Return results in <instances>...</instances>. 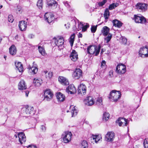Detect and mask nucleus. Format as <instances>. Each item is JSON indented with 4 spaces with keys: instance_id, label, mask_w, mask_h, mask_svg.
<instances>
[{
    "instance_id": "nucleus-30",
    "label": "nucleus",
    "mask_w": 148,
    "mask_h": 148,
    "mask_svg": "<svg viewBox=\"0 0 148 148\" xmlns=\"http://www.w3.org/2000/svg\"><path fill=\"white\" fill-rule=\"evenodd\" d=\"M29 69L30 71H32L33 74H36L38 71V69L37 67L36 66H33L32 67H30Z\"/></svg>"
},
{
    "instance_id": "nucleus-8",
    "label": "nucleus",
    "mask_w": 148,
    "mask_h": 148,
    "mask_svg": "<svg viewBox=\"0 0 148 148\" xmlns=\"http://www.w3.org/2000/svg\"><path fill=\"white\" fill-rule=\"evenodd\" d=\"M72 134L71 132H66L62 134V137L64 142L65 143H69L71 141Z\"/></svg>"
},
{
    "instance_id": "nucleus-41",
    "label": "nucleus",
    "mask_w": 148,
    "mask_h": 148,
    "mask_svg": "<svg viewBox=\"0 0 148 148\" xmlns=\"http://www.w3.org/2000/svg\"><path fill=\"white\" fill-rule=\"evenodd\" d=\"M81 145L82 148H87L88 147V143L86 141L84 140L81 143Z\"/></svg>"
},
{
    "instance_id": "nucleus-26",
    "label": "nucleus",
    "mask_w": 148,
    "mask_h": 148,
    "mask_svg": "<svg viewBox=\"0 0 148 148\" xmlns=\"http://www.w3.org/2000/svg\"><path fill=\"white\" fill-rule=\"evenodd\" d=\"M109 28L107 26L104 27L101 30V32L103 35L106 36L108 34Z\"/></svg>"
},
{
    "instance_id": "nucleus-18",
    "label": "nucleus",
    "mask_w": 148,
    "mask_h": 148,
    "mask_svg": "<svg viewBox=\"0 0 148 148\" xmlns=\"http://www.w3.org/2000/svg\"><path fill=\"white\" fill-rule=\"evenodd\" d=\"M18 26L21 31H25L26 30L27 27V22L25 23V21H20L19 23Z\"/></svg>"
},
{
    "instance_id": "nucleus-24",
    "label": "nucleus",
    "mask_w": 148,
    "mask_h": 148,
    "mask_svg": "<svg viewBox=\"0 0 148 148\" xmlns=\"http://www.w3.org/2000/svg\"><path fill=\"white\" fill-rule=\"evenodd\" d=\"M15 65L16 67L17 68V69L19 72H21L23 71V66L21 62H15Z\"/></svg>"
},
{
    "instance_id": "nucleus-34",
    "label": "nucleus",
    "mask_w": 148,
    "mask_h": 148,
    "mask_svg": "<svg viewBox=\"0 0 148 148\" xmlns=\"http://www.w3.org/2000/svg\"><path fill=\"white\" fill-rule=\"evenodd\" d=\"M119 5V3H113L110 4L108 7V9L110 10H111L114 9L115 8L117 7Z\"/></svg>"
},
{
    "instance_id": "nucleus-47",
    "label": "nucleus",
    "mask_w": 148,
    "mask_h": 148,
    "mask_svg": "<svg viewBox=\"0 0 148 148\" xmlns=\"http://www.w3.org/2000/svg\"><path fill=\"white\" fill-rule=\"evenodd\" d=\"M97 29V27L95 26H92L91 28V31L92 33H94Z\"/></svg>"
},
{
    "instance_id": "nucleus-29",
    "label": "nucleus",
    "mask_w": 148,
    "mask_h": 148,
    "mask_svg": "<svg viewBox=\"0 0 148 148\" xmlns=\"http://www.w3.org/2000/svg\"><path fill=\"white\" fill-rule=\"evenodd\" d=\"M72 110L71 111L72 117H73L75 116L77 114V110L75 108V106H71V108H72Z\"/></svg>"
},
{
    "instance_id": "nucleus-56",
    "label": "nucleus",
    "mask_w": 148,
    "mask_h": 148,
    "mask_svg": "<svg viewBox=\"0 0 148 148\" xmlns=\"http://www.w3.org/2000/svg\"><path fill=\"white\" fill-rule=\"evenodd\" d=\"M106 64V62L105 61H103L101 63V66H104Z\"/></svg>"
},
{
    "instance_id": "nucleus-44",
    "label": "nucleus",
    "mask_w": 148,
    "mask_h": 148,
    "mask_svg": "<svg viewBox=\"0 0 148 148\" xmlns=\"http://www.w3.org/2000/svg\"><path fill=\"white\" fill-rule=\"evenodd\" d=\"M143 144L144 148H148V138L145 139Z\"/></svg>"
},
{
    "instance_id": "nucleus-13",
    "label": "nucleus",
    "mask_w": 148,
    "mask_h": 148,
    "mask_svg": "<svg viewBox=\"0 0 148 148\" xmlns=\"http://www.w3.org/2000/svg\"><path fill=\"white\" fill-rule=\"evenodd\" d=\"M18 136L19 138V141L21 144L25 142L26 138L24 133L22 132L19 133L18 134Z\"/></svg>"
},
{
    "instance_id": "nucleus-49",
    "label": "nucleus",
    "mask_w": 148,
    "mask_h": 148,
    "mask_svg": "<svg viewBox=\"0 0 148 148\" xmlns=\"http://www.w3.org/2000/svg\"><path fill=\"white\" fill-rule=\"evenodd\" d=\"M9 21L10 22L12 23L13 22L14 19L12 18V16L11 15H9L8 18Z\"/></svg>"
},
{
    "instance_id": "nucleus-32",
    "label": "nucleus",
    "mask_w": 148,
    "mask_h": 148,
    "mask_svg": "<svg viewBox=\"0 0 148 148\" xmlns=\"http://www.w3.org/2000/svg\"><path fill=\"white\" fill-rule=\"evenodd\" d=\"M75 33H73L72 35L70 38L69 42L70 43L71 45V46H72L75 40Z\"/></svg>"
},
{
    "instance_id": "nucleus-7",
    "label": "nucleus",
    "mask_w": 148,
    "mask_h": 148,
    "mask_svg": "<svg viewBox=\"0 0 148 148\" xmlns=\"http://www.w3.org/2000/svg\"><path fill=\"white\" fill-rule=\"evenodd\" d=\"M148 5L147 4L138 3L136 5V9L138 11L142 12H145L147 10Z\"/></svg>"
},
{
    "instance_id": "nucleus-9",
    "label": "nucleus",
    "mask_w": 148,
    "mask_h": 148,
    "mask_svg": "<svg viewBox=\"0 0 148 148\" xmlns=\"http://www.w3.org/2000/svg\"><path fill=\"white\" fill-rule=\"evenodd\" d=\"M53 94L50 89H47L45 91L44 99L47 101H49L52 98Z\"/></svg>"
},
{
    "instance_id": "nucleus-51",
    "label": "nucleus",
    "mask_w": 148,
    "mask_h": 148,
    "mask_svg": "<svg viewBox=\"0 0 148 148\" xmlns=\"http://www.w3.org/2000/svg\"><path fill=\"white\" fill-rule=\"evenodd\" d=\"M40 128L42 131L44 132H45L46 130V127L45 125H41Z\"/></svg>"
},
{
    "instance_id": "nucleus-59",
    "label": "nucleus",
    "mask_w": 148,
    "mask_h": 148,
    "mask_svg": "<svg viewBox=\"0 0 148 148\" xmlns=\"http://www.w3.org/2000/svg\"><path fill=\"white\" fill-rule=\"evenodd\" d=\"M66 25H67V26H68V27L69 28V24L68 23H67V24H65L64 25V26H66Z\"/></svg>"
},
{
    "instance_id": "nucleus-55",
    "label": "nucleus",
    "mask_w": 148,
    "mask_h": 148,
    "mask_svg": "<svg viewBox=\"0 0 148 148\" xmlns=\"http://www.w3.org/2000/svg\"><path fill=\"white\" fill-rule=\"evenodd\" d=\"M82 34L81 32L79 33L78 35V38H82Z\"/></svg>"
},
{
    "instance_id": "nucleus-57",
    "label": "nucleus",
    "mask_w": 148,
    "mask_h": 148,
    "mask_svg": "<svg viewBox=\"0 0 148 148\" xmlns=\"http://www.w3.org/2000/svg\"><path fill=\"white\" fill-rule=\"evenodd\" d=\"M34 36L32 34H29L28 36L29 38H32Z\"/></svg>"
},
{
    "instance_id": "nucleus-40",
    "label": "nucleus",
    "mask_w": 148,
    "mask_h": 148,
    "mask_svg": "<svg viewBox=\"0 0 148 148\" xmlns=\"http://www.w3.org/2000/svg\"><path fill=\"white\" fill-rule=\"evenodd\" d=\"M141 16H139L136 15H134V19L135 22L137 23H139V21L141 19Z\"/></svg>"
},
{
    "instance_id": "nucleus-39",
    "label": "nucleus",
    "mask_w": 148,
    "mask_h": 148,
    "mask_svg": "<svg viewBox=\"0 0 148 148\" xmlns=\"http://www.w3.org/2000/svg\"><path fill=\"white\" fill-rule=\"evenodd\" d=\"M43 0H38L37 4V5L39 9H42V8L43 5Z\"/></svg>"
},
{
    "instance_id": "nucleus-35",
    "label": "nucleus",
    "mask_w": 148,
    "mask_h": 148,
    "mask_svg": "<svg viewBox=\"0 0 148 148\" xmlns=\"http://www.w3.org/2000/svg\"><path fill=\"white\" fill-rule=\"evenodd\" d=\"M109 117L110 115L108 113L105 112L104 113L103 116V121H106L108 120Z\"/></svg>"
},
{
    "instance_id": "nucleus-45",
    "label": "nucleus",
    "mask_w": 148,
    "mask_h": 148,
    "mask_svg": "<svg viewBox=\"0 0 148 148\" xmlns=\"http://www.w3.org/2000/svg\"><path fill=\"white\" fill-rule=\"evenodd\" d=\"M146 22V20L145 18L143 16H141V19L139 21V23H145Z\"/></svg>"
},
{
    "instance_id": "nucleus-28",
    "label": "nucleus",
    "mask_w": 148,
    "mask_h": 148,
    "mask_svg": "<svg viewBox=\"0 0 148 148\" xmlns=\"http://www.w3.org/2000/svg\"><path fill=\"white\" fill-rule=\"evenodd\" d=\"M91 140L92 139L93 140H95V142L96 143H97L98 141L100 140L101 139V135H92V136L91 137Z\"/></svg>"
},
{
    "instance_id": "nucleus-22",
    "label": "nucleus",
    "mask_w": 148,
    "mask_h": 148,
    "mask_svg": "<svg viewBox=\"0 0 148 148\" xmlns=\"http://www.w3.org/2000/svg\"><path fill=\"white\" fill-rule=\"evenodd\" d=\"M42 80L40 78H36L34 79L33 83L35 86H39L42 83Z\"/></svg>"
},
{
    "instance_id": "nucleus-62",
    "label": "nucleus",
    "mask_w": 148,
    "mask_h": 148,
    "mask_svg": "<svg viewBox=\"0 0 148 148\" xmlns=\"http://www.w3.org/2000/svg\"><path fill=\"white\" fill-rule=\"evenodd\" d=\"M2 5H0V8H2Z\"/></svg>"
},
{
    "instance_id": "nucleus-43",
    "label": "nucleus",
    "mask_w": 148,
    "mask_h": 148,
    "mask_svg": "<svg viewBox=\"0 0 148 148\" xmlns=\"http://www.w3.org/2000/svg\"><path fill=\"white\" fill-rule=\"evenodd\" d=\"M44 73L45 74H46V78H50L52 77V72H49L47 74V71H44Z\"/></svg>"
},
{
    "instance_id": "nucleus-36",
    "label": "nucleus",
    "mask_w": 148,
    "mask_h": 148,
    "mask_svg": "<svg viewBox=\"0 0 148 148\" xmlns=\"http://www.w3.org/2000/svg\"><path fill=\"white\" fill-rule=\"evenodd\" d=\"M96 104L99 106L102 105V99L101 97L98 98L96 101Z\"/></svg>"
},
{
    "instance_id": "nucleus-42",
    "label": "nucleus",
    "mask_w": 148,
    "mask_h": 148,
    "mask_svg": "<svg viewBox=\"0 0 148 148\" xmlns=\"http://www.w3.org/2000/svg\"><path fill=\"white\" fill-rule=\"evenodd\" d=\"M112 34H109L108 36L105 38V40L106 42L108 43L109 42L112 38Z\"/></svg>"
},
{
    "instance_id": "nucleus-64",
    "label": "nucleus",
    "mask_w": 148,
    "mask_h": 148,
    "mask_svg": "<svg viewBox=\"0 0 148 148\" xmlns=\"http://www.w3.org/2000/svg\"><path fill=\"white\" fill-rule=\"evenodd\" d=\"M102 53H103V51H101V53L102 54Z\"/></svg>"
},
{
    "instance_id": "nucleus-60",
    "label": "nucleus",
    "mask_w": 148,
    "mask_h": 148,
    "mask_svg": "<svg viewBox=\"0 0 148 148\" xmlns=\"http://www.w3.org/2000/svg\"><path fill=\"white\" fill-rule=\"evenodd\" d=\"M2 40V38L1 37H0V43L1 42Z\"/></svg>"
},
{
    "instance_id": "nucleus-58",
    "label": "nucleus",
    "mask_w": 148,
    "mask_h": 148,
    "mask_svg": "<svg viewBox=\"0 0 148 148\" xmlns=\"http://www.w3.org/2000/svg\"><path fill=\"white\" fill-rule=\"evenodd\" d=\"M29 93V92L28 91L25 92V94L26 96L27 97L28 96Z\"/></svg>"
},
{
    "instance_id": "nucleus-63",
    "label": "nucleus",
    "mask_w": 148,
    "mask_h": 148,
    "mask_svg": "<svg viewBox=\"0 0 148 148\" xmlns=\"http://www.w3.org/2000/svg\"><path fill=\"white\" fill-rule=\"evenodd\" d=\"M15 137L16 138H17V136L16 135H15Z\"/></svg>"
},
{
    "instance_id": "nucleus-10",
    "label": "nucleus",
    "mask_w": 148,
    "mask_h": 148,
    "mask_svg": "<svg viewBox=\"0 0 148 148\" xmlns=\"http://www.w3.org/2000/svg\"><path fill=\"white\" fill-rule=\"evenodd\" d=\"M45 19L48 23H51L54 19V16L51 13L47 12L44 15Z\"/></svg>"
},
{
    "instance_id": "nucleus-61",
    "label": "nucleus",
    "mask_w": 148,
    "mask_h": 148,
    "mask_svg": "<svg viewBox=\"0 0 148 148\" xmlns=\"http://www.w3.org/2000/svg\"><path fill=\"white\" fill-rule=\"evenodd\" d=\"M17 38H18V35H16V36H15V38L16 39Z\"/></svg>"
},
{
    "instance_id": "nucleus-3",
    "label": "nucleus",
    "mask_w": 148,
    "mask_h": 148,
    "mask_svg": "<svg viewBox=\"0 0 148 148\" xmlns=\"http://www.w3.org/2000/svg\"><path fill=\"white\" fill-rule=\"evenodd\" d=\"M22 112L23 115L26 117L32 116L34 114V108L32 107L28 106L27 108H23V109Z\"/></svg>"
},
{
    "instance_id": "nucleus-31",
    "label": "nucleus",
    "mask_w": 148,
    "mask_h": 148,
    "mask_svg": "<svg viewBox=\"0 0 148 148\" xmlns=\"http://www.w3.org/2000/svg\"><path fill=\"white\" fill-rule=\"evenodd\" d=\"M109 9L108 8L106 9L104 12L103 16L106 20H107L108 18L110 15Z\"/></svg>"
},
{
    "instance_id": "nucleus-27",
    "label": "nucleus",
    "mask_w": 148,
    "mask_h": 148,
    "mask_svg": "<svg viewBox=\"0 0 148 148\" xmlns=\"http://www.w3.org/2000/svg\"><path fill=\"white\" fill-rule=\"evenodd\" d=\"M112 23L114 26L120 27L122 25V23L120 21L117 20H113Z\"/></svg>"
},
{
    "instance_id": "nucleus-11",
    "label": "nucleus",
    "mask_w": 148,
    "mask_h": 148,
    "mask_svg": "<svg viewBox=\"0 0 148 148\" xmlns=\"http://www.w3.org/2000/svg\"><path fill=\"white\" fill-rule=\"evenodd\" d=\"M82 71L79 69H77L74 72L73 76L75 79H78L82 76Z\"/></svg>"
},
{
    "instance_id": "nucleus-12",
    "label": "nucleus",
    "mask_w": 148,
    "mask_h": 148,
    "mask_svg": "<svg viewBox=\"0 0 148 148\" xmlns=\"http://www.w3.org/2000/svg\"><path fill=\"white\" fill-rule=\"evenodd\" d=\"M64 38L63 37H60L56 40L55 43L56 45H57L59 49H62V46L64 44Z\"/></svg>"
},
{
    "instance_id": "nucleus-54",
    "label": "nucleus",
    "mask_w": 148,
    "mask_h": 148,
    "mask_svg": "<svg viewBox=\"0 0 148 148\" xmlns=\"http://www.w3.org/2000/svg\"><path fill=\"white\" fill-rule=\"evenodd\" d=\"M27 148H37V147L34 145H29L27 147Z\"/></svg>"
},
{
    "instance_id": "nucleus-37",
    "label": "nucleus",
    "mask_w": 148,
    "mask_h": 148,
    "mask_svg": "<svg viewBox=\"0 0 148 148\" xmlns=\"http://www.w3.org/2000/svg\"><path fill=\"white\" fill-rule=\"evenodd\" d=\"M50 1L47 2V5L49 6H52L53 5L55 6L57 2L54 0H49Z\"/></svg>"
},
{
    "instance_id": "nucleus-15",
    "label": "nucleus",
    "mask_w": 148,
    "mask_h": 148,
    "mask_svg": "<svg viewBox=\"0 0 148 148\" xmlns=\"http://www.w3.org/2000/svg\"><path fill=\"white\" fill-rule=\"evenodd\" d=\"M114 134L112 132H108L105 136V139L108 141H112L114 138Z\"/></svg>"
},
{
    "instance_id": "nucleus-46",
    "label": "nucleus",
    "mask_w": 148,
    "mask_h": 148,
    "mask_svg": "<svg viewBox=\"0 0 148 148\" xmlns=\"http://www.w3.org/2000/svg\"><path fill=\"white\" fill-rule=\"evenodd\" d=\"M106 2V0H103L102 1L99 2L98 3V4L99 6H102L105 4Z\"/></svg>"
},
{
    "instance_id": "nucleus-25",
    "label": "nucleus",
    "mask_w": 148,
    "mask_h": 148,
    "mask_svg": "<svg viewBox=\"0 0 148 148\" xmlns=\"http://www.w3.org/2000/svg\"><path fill=\"white\" fill-rule=\"evenodd\" d=\"M86 104L88 106H91L94 103L92 98L91 97H88L86 100Z\"/></svg>"
},
{
    "instance_id": "nucleus-48",
    "label": "nucleus",
    "mask_w": 148,
    "mask_h": 148,
    "mask_svg": "<svg viewBox=\"0 0 148 148\" xmlns=\"http://www.w3.org/2000/svg\"><path fill=\"white\" fill-rule=\"evenodd\" d=\"M121 38H122V41H121L122 43L124 45H126L127 42V39L123 37H121Z\"/></svg>"
},
{
    "instance_id": "nucleus-23",
    "label": "nucleus",
    "mask_w": 148,
    "mask_h": 148,
    "mask_svg": "<svg viewBox=\"0 0 148 148\" xmlns=\"http://www.w3.org/2000/svg\"><path fill=\"white\" fill-rule=\"evenodd\" d=\"M16 49L15 46L14 45H12L9 48V52L12 55H14L16 53Z\"/></svg>"
},
{
    "instance_id": "nucleus-20",
    "label": "nucleus",
    "mask_w": 148,
    "mask_h": 148,
    "mask_svg": "<svg viewBox=\"0 0 148 148\" xmlns=\"http://www.w3.org/2000/svg\"><path fill=\"white\" fill-rule=\"evenodd\" d=\"M56 97L57 99L59 101L62 102L65 99V96L61 92H58L57 93Z\"/></svg>"
},
{
    "instance_id": "nucleus-19",
    "label": "nucleus",
    "mask_w": 148,
    "mask_h": 148,
    "mask_svg": "<svg viewBox=\"0 0 148 148\" xmlns=\"http://www.w3.org/2000/svg\"><path fill=\"white\" fill-rule=\"evenodd\" d=\"M71 60L73 61H76L78 59V55L75 51L73 50L70 56Z\"/></svg>"
},
{
    "instance_id": "nucleus-2",
    "label": "nucleus",
    "mask_w": 148,
    "mask_h": 148,
    "mask_svg": "<svg viewBox=\"0 0 148 148\" xmlns=\"http://www.w3.org/2000/svg\"><path fill=\"white\" fill-rule=\"evenodd\" d=\"M121 95L120 91L113 90L110 93L109 98L113 100L114 101H116L121 97Z\"/></svg>"
},
{
    "instance_id": "nucleus-5",
    "label": "nucleus",
    "mask_w": 148,
    "mask_h": 148,
    "mask_svg": "<svg viewBox=\"0 0 148 148\" xmlns=\"http://www.w3.org/2000/svg\"><path fill=\"white\" fill-rule=\"evenodd\" d=\"M116 71L120 74H124L126 71V66L123 64H120L116 66Z\"/></svg>"
},
{
    "instance_id": "nucleus-16",
    "label": "nucleus",
    "mask_w": 148,
    "mask_h": 148,
    "mask_svg": "<svg viewBox=\"0 0 148 148\" xmlns=\"http://www.w3.org/2000/svg\"><path fill=\"white\" fill-rule=\"evenodd\" d=\"M78 91L79 93L85 95L86 92V87L85 85L83 84H80L78 87Z\"/></svg>"
},
{
    "instance_id": "nucleus-6",
    "label": "nucleus",
    "mask_w": 148,
    "mask_h": 148,
    "mask_svg": "<svg viewBox=\"0 0 148 148\" xmlns=\"http://www.w3.org/2000/svg\"><path fill=\"white\" fill-rule=\"evenodd\" d=\"M139 56L142 58L148 57V47L146 46L141 48L139 51Z\"/></svg>"
},
{
    "instance_id": "nucleus-52",
    "label": "nucleus",
    "mask_w": 148,
    "mask_h": 148,
    "mask_svg": "<svg viewBox=\"0 0 148 148\" xmlns=\"http://www.w3.org/2000/svg\"><path fill=\"white\" fill-rule=\"evenodd\" d=\"M63 3L66 6L67 8H70V6L69 4V3L67 2H63Z\"/></svg>"
},
{
    "instance_id": "nucleus-4",
    "label": "nucleus",
    "mask_w": 148,
    "mask_h": 148,
    "mask_svg": "<svg viewBox=\"0 0 148 148\" xmlns=\"http://www.w3.org/2000/svg\"><path fill=\"white\" fill-rule=\"evenodd\" d=\"M116 123L120 126H127L129 122V121L124 118H119L116 121Z\"/></svg>"
},
{
    "instance_id": "nucleus-50",
    "label": "nucleus",
    "mask_w": 148,
    "mask_h": 148,
    "mask_svg": "<svg viewBox=\"0 0 148 148\" xmlns=\"http://www.w3.org/2000/svg\"><path fill=\"white\" fill-rule=\"evenodd\" d=\"M21 7L20 6H17V11L18 13H21L22 12Z\"/></svg>"
},
{
    "instance_id": "nucleus-1",
    "label": "nucleus",
    "mask_w": 148,
    "mask_h": 148,
    "mask_svg": "<svg viewBox=\"0 0 148 148\" xmlns=\"http://www.w3.org/2000/svg\"><path fill=\"white\" fill-rule=\"evenodd\" d=\"M100 48L101 46L100 45L98 47L96 45H90L87 48V53L97 56L99 53Z\"/></svg>"
},
{
    "instance_id": "nucleus-17",
    "label": "nucleus",
    "mask_w": 148,
    "mask_h": 148,
    "mask_svg": "<svg viewBox=\"0 0 148 148\" xmlns=\"http://www.w3.org/2000/svg\"><path fill=\"white\" fill-rule=\"evenodd\" d=\"M58 81L63 85H67L69 84V82L68 80L63 77H59L58 78Z\"/></svg>"
},
{
    "instance_id": "nucleus-38",
    "label": "nucleus",
    "mask_w": 148,
    "mask_h": 148,
    "mask_svg": "<svg viewBox=\"0 0 148 148\" xmlns=\"http://www.w3.org/2000/svg\"><path fill=\"white\" fill-rule=\"evenodd\" d=\"M38 49L39 52L43 56H45L46 53L45 49L40 46L38 47Z\"/></svg>"
},
{
    "instance_id": "nucleus-14",
    "label": "nucleus",
    "mask_w": 148,
    "mask_h": 148,
    "mask_svg": "<svg viewBox=\"0 0 148 148\" xmlns=\"http://www.w3.org/2000/svg\"><path fill=\"white\" fill-rule=\"evenodd\" d=\"M66 91L68 93L74 94L76 92V89L73 85L71 84L66 88Z\"/></svg>"
},
{
    "instance_id": "nucleus-53",
    "label": "nucleus",
    "mask_w": 148,
    "mask_h": 148,
    "mask_svg": "<svg viewBox=\"0 0 148 148\" xmlns=\"http://www.w3.org/2000/svg\"><path fill=\"white\" fill-rule=\"evenodd\" d=\"M113 71L112 70H111L110 71L109 73V75L110 77H111L113 76Z\"/></svg>"
},
{
    "instance_id": "nucleus-33",
    "label": "nucleus",
    "mask_w": 148,
    "mask_h": 148,
    "mask_svg": "<svg viewBox=\"0 0 148 148\" xmlns=\"http://www.w3.org/2000/svg\"><path fill=\"white\" fill-rule=\"evenodd\" d=\"M78 25L79 26L80 25L81 26V27L82 28V31L83 32L85 31L89 27V25L87 23L86 25L83 26V25L82 24L81 22Z\"/></svg>"
},
{
    "instance_id": "nucleus-21",
    "label": "nucleus",
    "mask_w": 148,
    "mask_h": 148,
    "mask_svg": "<svg viewBox=\"0 0 148 148\" xmlns=\"http://www.w3.org/2000/svg\"><path fill=\"white\" fill-rule=\"evenodd\" d=\"M18 89L20 90H25L27 88L25 82L23 80H21L18 84Z\"/></svg>"
}]
</instances>
